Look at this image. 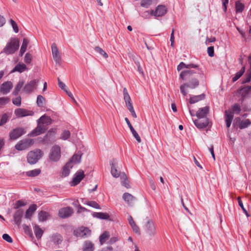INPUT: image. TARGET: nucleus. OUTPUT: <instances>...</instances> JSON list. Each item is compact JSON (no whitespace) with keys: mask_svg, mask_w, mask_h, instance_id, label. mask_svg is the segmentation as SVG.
<instances>
[{"mask_svg":"<svg viewBox=\"0 0 251 251\" xmlns=\"http://www.w3.org/2000/svg\"><path fill=\"white\" fill-rule=\"evenodd\" d=\"M84 204H87L91 207L95 208L96 209H100V205L95 201H89Z\"/></svg>","mask_w":251,"mask_h":251,"instance_id":"45","label":"nucleus"},{"mask_svg":"<svg viewBox=\"0 0 251 251\" xmlns=\"http://www.w3.org/2000/svg\"><path fill=\"white\" fill-rule=\"evenodd\" d=\"M82 155V153L81 151H78L73 155L68 163H71V165L73 167L74 165L80 162Z\"/></svg>","mask_w":251,"mask_h":251,"instance_id":"17","label":"nucleus"},{"mask_svg":"<svg viewBox=\"0 0 251 251\" xmlns=\"http://www.w3.org/2000/svg\"><path fill=\"white\" fill-rule=\"evenodd\" d=\"M26 131L21 127L16 128L9 132L10 139L12 140H16L25 134Z\"/></svg>","mask_w":251,"mask_h":251,"instance_id":"9","label":"nucleus"},{"mask_svg":"<svg viewBox=\"0 0 251 251\" xmlns=\"http://www.w3.org/2000/svg\"><path fill=\"white\" fill-rule=\"evenodd\" d=\"M50 217L49 213L41 211L38 213L39 220L41 222H44L47 220Z\"/></svg>","mask_w":251,"mask_h":251,"instance_id":"34","label":"nucleus"},{"mask_svg":"<svg viewBox=\"0 0 251 251\" xmlns=\"http://www.w3.org/2000/svg\"><path fill=\"white\" fill-rule=\"evenodd\" d=\"M10 22L15 32L18 33L19 31V28L16 23L12 19L10 20Z\"/></svg>","mask_w":251,"mask_h":251,"instance_id":"52","label":"nucleus"},{"mask_svg":"<svg viewBox=\"0 0 251 251\" xmlns=\"http://www.w3.org/2000/svg\"><path fill=\"white\" fill-rule=\"evenodd\" d=\"M250 122L249 120H246L240 122L239 127L240 129L246 128L249 125Z\"/></svg>","mask_w":251,"mask_h":251,"instance_id":"49","label":"nucleus"},{"mask_svg":"<svg viewBox=\"0 0 251 251\" xmlns=\"http://www.w3.org/2000/svg\"><path fill=\"white\" fill-rule=\"evenodd\" d=\"M19 48V40L17 38H11L7 43L2 52L6 54H12L18 50Z\"/></svg>","mask_w":251,"mask_h":251,"instance_id":"1","label":"nucleus"},{"mask_svg":"<svg viewBox=\"0 0 251 251\" xmlns=\"http://www.w3.org/2000/svg\"><path fill=\"white\" fill-rule=\"evenodd\" d=\"M41 173V170L39 169H35L29 171L26 173V174L28 176H36Z\"/></svg>","mask_w":251,"mask_h":251,"instance_id":"38","label":"nucleus"},{"mask_svg":"<svg viewBox=\"0 0 251 251\" xmlns=\"http://www.w3.org/2000/svg\"><path fill=\"white\" fill-rule=\"evenodd\" d=\"M226 122L227 127H229L233 118V113L231 111H226Z\"/></svg>","mask_w":251,"mask_h":251,"instance_id":"26","label":"nucleus"},{"mask_svg":"<svg viewBox=\"0 0 251 251\" xmlns=\"http://www.w3.org/2000/svg\"><path fill=\"white\" fill-rule=\"evenodd\" d=\"M145 233L150 237H153L156 234V229L154 222L151 219H147L144 226Z\"/></svg>","mask_w":251,"mask_h":251,"instance_id":"3","label":"nucleus"},{"mask_svg":"<svg viewBox=\"0 0 251 251\" xmlns=\"http://www.w3.org/2000/svg\"><path fill=\"white\" fill-rule=\"evenodd\" d=\"M45 99L41 95H38L37 98V104L39 107H42L45 102Z\"/></svg>","mask_w":251,"mask_h":251,"instance_id":"43","label":"nucleus"},{"mask_svg":"<svg viewBox=\"0 0 251 251\" xmlns=\"http://www.w3.org/2000/svg\"><path fill=\"white\" fill-rule=\"evenodd\" d=\"M47 129V127L44 126L40 123H37V126L28 135L31 137H35L44 133Z\"/></svg>","mask_w":251,"mask_h":251,"instance_id":"11","label":"nucleus"},{"mask_svg":"<svg viewBox=\"0 0 251 251\" xmlns=\"http://www.w3.org/2000/svg\"><path fill=\"white\" fill-rule=\"evenodd\" d=\"M110 234L108 232H105L101 234L100 237V242L101 245H102L109 237Z\"/></svg>","mask_w":251,"mask_h":251,"instance_id":"39","label":"nucleus"},{"mask_svg":"<svg viewBox=\"0 0 251 251\" xmlns=\"http://www.w3.org/2000/svg\"><path fill=\"white\" fill-rule=\"evenodd\" d=\"M13 103L14 105L20 106L21 104V98L18 97L13 100Z\"/></svg>","mask_w":251,"mask_h":251,"instance_id":"57","label":"nucleus"},{"mask_svg":"<svg viewBox=\"0 0 251 251\" xmlns=\"http://www.w3.org/2000/svg\"><path fill=\"white\" fill-rule=\"evenodd\" d=\"M82 251H94L95 250L94 244L91 241H85L82 248Z\"/></svg>","mask_w":251,"mask_h":251,"instance_id":"25","label":"nucleus"},{"mask_svg":"<svg viewBox=\"0 0 251 251\" xmlns=\"http://www.w3.org/2000/svg\"><path fill=\"white\" fill-rule=\"evenodd\" d=\"M25 205V203L24 201H18L15 204L14 208L16 209H18L20 207L24 206Z\"/></svg>","mask_w":251,"mask_h":251,"instance_id":"58","label":"nucleus"},{"mask_svg":"<svg viewBox=\"0 0 251 251\" xmlns=\"http://www.w3.org/2000/svg\"><path fill=\"white\" fill-rule=\"evenodd\" d=\"M2 238L8 243H12L13 240L11 237L7 234H3L2 235Z\"/></svg>","mask_w":251,"mask_h":251,"instance_id":"56","label":"nucleus"},{"mask_svg":"<svg viewBox=\"0 0 251 251\" xmlns=\"http://www.w3.org/2000/svg\"><path fill=\"white\" fill-rule=\"evenodd\" d=\"M36 208L37 206L36 204H32L29 206L27 210L33 213V212L36 210Z\"/></svg>","mask_w":251,"mask_h":251,"instance_id":"63","label":"nucleus"},{"mask_svg":"<svg viewBox=\"0 0 251 251\" xmlns=\"http://www.w3.org/2000/svg\"><path fill=\"white\" fill-rule=\"evenodd\" d=\"M24 84V82L23 80L20 81L15 87V88L13 92V94L15 96L17 95L21 89L23 88Z\"/></svg>","mask_w":251,"mask_h":251,"instance_id":"37","label":"nucleus"},{"mask_svg":"<svg viewBox=\"0 0 251 251\" xmlns=\"http://www.w3.org/2000/svg\"><path fill=\"white\" fill-rule=\"evenodd\" d=\"M123 93L124 95V100L126 103V105L130 103L131 102V99L129 95L128 94L126 88H124L123 90Z\"/></svg>","mask_w":251,"mask_h":251,"instance_id":"41","label":"nucleus"},{"mask_svg":"<svg viewBox=\"0 0 251 251\" xmlns=\"http://www.w3.org/2000/svg\"><path fill=\"white\" fill-rule=\"evenodd\" d=\"M23 229H24L25 232L26 234H28L29 235V236L31 237H33V234H32V231L30 229V228L29 227V226H27L25 224H24L23 225Z\"/></svg>","mask_w":251,"mask_h":251,"instance_id":"46","label":"nucleus"},{"mask_svg":"<svg viewBox=\"0 0 251 251\" xmlns=\"http://www.w3.org/2000/svg\"><path fill=\"white\" fill-rule=\"evenodd\" d=\"M131 227L132 228V230L136 233L139 234H140V229L138 226L136 225L135 223L130 225Z\"/></svg>","mask_w":251,"mask_h":251,"instance_id":"59","label":"nucleus"},{"mask_svg":"<svg viewBox=\"0 0 251 251\" xmlns=\"http://www.w3.org/2000/svg\"><path fill=\"white\" fill-rule=\"evenodd\" d=\"M184 68H186L188 69H191L192 68L197 69L199 70V66L197 65L190 63L188 64H186L184 62H181L179 63V64L177 67V70L178 71H180L182 69Z\"/></svg>","mask_w":251,"mask_h":251,"instance_id":"23","label":"nucleus"},{"mask_svg":"<svg viewBox=\"0 0 251 251\" xmlns=\"http://www.w3.org/2000/svg\"><path fill=\"white\" fill-rule=\"evenodd\" d=\"M194 123L197 128L203 129L208 125L209 119L208 118L198 119L194 121Z\"/></svg>","mask_w":251,"mask_h":251,"instance_id":"15","label":"nucleus"},{"mask_svg":"<svg viewBox=\"0 0 251 251\" xmlns=\"http://www.w3.org/2000/svg\"><path fill=\"white\" fill-rule=\"evenodd\" d=\"M61 156L60 147L57 145H54L50 149L49 153V159L53 162H57Z\"/></svg>","mask_w":251,"mask_h":251,"instance_id":"4","label":"nucleus"},{"mask_svg":"<svg viewBox=\"0 0 251 251\" xmlns=\"http://www.w3.org/2000/svg\"><path fill=\"white\" fill-rule=\"evenodd\" d=\"M51 52L54 60L56 63H59L61 61V57L58 49L55 43L51 45Z\"/></svg>","mask_w":251,"mask_h":251,"instance_id":"16","label":"nucleus"},{"mask_svg":"<svg viewBox=\"0 0 251 251\" xmlns=\"http://www.w3.org/2000/svg\"><path fill=\"white\" fill-rule=\"evenodd\" d=\"M73 210L71 207H63L59 210L58 216L61 218H66L72 215Z\"/></svg>","mask_w":251,"mask_h":251,"instance_id":"10","label":"nucleus"},{"mask_svg":"<svg viewBox=\"0 0 251 251\" xmlns=\"http://www.w3.org/2000/svg\"><path fill=\"white\" fill-rule=\"evenodd\" d=\"M8 116L6 114L2 115L0 121V126H2L5 124L8 120Z\"/></svg>","mask_w":251,"mask_h":251,"instance_id":"55","label":"nucleus"},{"mask_svg":"<svg viewBox=\"0 0 251 251\" xmlns=\"http://www.w3.org/2000/svg\"><path fill=\"white\" fill-rule=\"evenodd\" d=\"M75 234L77 237H87L90 235L91 231L87 227H80L75 231Z\"/></svg>","mask_w":251,"mask_h":251,"instance_id":"13","label":"nucleus"},{"mask_svg":"<svg viewBox=\"0 0 251 251\" xmlns=\"http://www.w3.org/2000/svg\"><path fill=\"white\" fill-rule=\"evenodd\" d=\"M207 53L209 56L213 57L214 55V47H209L207 48Z\"/></svg>","mask_w":251,"mask_h":251,"instance_id":"60","label":"nucleus"},{"mask_svg":"<svg viewBox=\"0 0 251 251\" xmlns=\"http://www.w3.org/2000/svg\"><path fill=\"white\" fill-rule=\"evenodd\" d=\"M63 240L62 237L58 234H55L51 237V241L54 244L58 245L60 244Z\"/></svg>","mask_w":251,"mask_h":251,"instance_id":"30","label":"nucleus"},{"mask_svg":"<svg viewBox=\"0 0 251 251\" xmlns=\"http://www.w3.org/2000/svg\"><path fill=\"white\" fill-rule=\"evenodd\" d=\"M95 50L97 52L102 55L105 58H107L108 57V54L100 48L99 47H96Z\"/></svg>","mask_w":251,"mask_h":251,"instance_id":"44","label":"nucleus"},{"mask_svg":"<svg viewBox=\"0 0 251 251\" xmlns=\"http://www.w3.org/2000/svg\"><path fill=\"white\" fill-rule=\"evenodd\" d=\"M209 107L208 106H205L200 108L196 113V116L198 117V119L207 118V115L209 112Z\"/></svg>","mask_w":251,"mask_h":251,"instance_id":"19","label":"nucleus"},{"mask_svg":"<svg viewBox=\"0 0 251 251\" xmlns=\"http://www.w3.org/2000/svg\"><path fill=\"white\" fill-rule=\"evenodd\" d=\"M131 132L133 136H134V137L136 140V141L138 143H140L141 142V139L140 137L139 136V134H138V133L136 131V130L135 129H134L133 130L131 131Z\"/></svg>","mask_w":251,"mask_h":251,"instance_id":"54","label":"nucleus"},{"mask_svg":"<svg viewBox=\"0 0 251 251\" xmlns=\"http://www.w3.org/2000/svg\"><path fill=\"white\" fill-rule=\"evenodd\" d=\"M196 73V72H195V71L190 69L183 71L181 72L180 74V78L184 80L186 77L190 76V75H192L193 74Z\"/></svg>","mask_w":251,"mask_h":251,"instance_id":"28","label":"nucleus"},{"mask_svg":"<svg viewBox=\"0 0 251 251\" xmlns=\"http://www.w3.org/2000/svg\"><path fill=\"white\" fill-rule=\"evenodd\" d=\"M117 161L115 159H113L110 162L111 165V174L112 176L115 177L117 178L120 176V172L117 171Z\"/></svg>","mask_w":251,"mask_h":251,"instance_id":"18","label":"nucleus"},{"mask_svg":"<svg viewBox=\"0 0 251 251\" xmlns=\"http://www.w3.org/2000/svg\"><path fill=\"white\" fill-rule=\"evenodd\" d=\"M44 155L43 152L37 149L29 151L27 155V161L30 164H36Z\"/></svg>","mask_w":251,"mask_h":251,"instance_id":"2","label":"nucleus"},{"mask_svg":"<svg viewBox=\"0 0 251 251\" xmlns=\"http://www.w3.org/2000/svg\"><path fill=\"white\" fill-rule=\"evenodd\" d=\"M37 123H39L43 125L44 126L47 127L48 126L52 123V120L50 117L44 115L37 120Z\"/></svg>","mask_w":251,"mask_h":251,"instance_id":"22","label":"nucleus"},{"mask_svg":"<svg viewBox=\"0 0 251 251\" xmlns=\"http://www.w3.org/2000/svg\"><path fill=\"white\" fill-rule=\"evenodd\" d=\"M170 41H171V46L172 47H173L174 46V42H175L174 30V29H173L172 31V33H171V37H170Z\"/></svg>","mask_w":251,"mask_h":251,"instance_id":"62","label":"nucleus"},{"mask_svg":"<svg viewBox=\"0 0 251 251\" xmlns=\"http://www.w3.org/2000/svg\"><path fill=\"white\" fill-rule=\"evenodd\" d=\"M125 121L126 122L127 125H128V126L130 128V131H131L133 130L134 129L133 127V126H132L131 124H130L128 118H125Z\"/></svg>","mask_w":251,"mask_h":251,"instance_id":"64","label":"nucleus"},{"mask_svg":"<svg viewBox=\"0 0 251 251\" xmlns=\"http://www.w3.org/2000/svg\"><path fill=\"white\" fill-rule=\"evenodd\" d=\"M33 228L36 237L40 239L43 235V230L37 225H35Z\"/></svg>","mask_w":251,"mask_h":251,"instance_id":"35","label":"nucleus"},{"mask_svg":"<svg viewBox=\"0 0 251 251\" xmlns=\"http://www.w3.org/2000/svg\"><path fill=\"white\" fill-rule=\"evenodd\" d=\"M84 171L82 170L78 171L75 175L73 180L71 182V186H76L77 185L84 177Z\"/></svg>","mask_w":251,"mask_h":251,"instance_id":"12","label":"nucleus"},{"mask_svg":"<svg viewBox=\"0 0 251 251\" xmlns=\"http://www.w3.org/2000/svg\"><path fill=\"white\" fill-rule=\"evenodd\" d=\"M230 111L233 113V114L234 113L239 114L241 111V108L240 105L238 104H235L233 106L232 109Z\"/></svg>","mask_w":251,"mask_h":251,"instance_id":"48","label":"nucleus"},{"mask_svg":"<svg viewBox=\"0 0 251 251\" xmlns=\"http://www.w3.org/2000/svg\"><path fill=\"white\" fill-rule=\"evenodd\" d=\"M204 98V94H201L198 96H194L191 97L190 98L189 100V102L191 104L195 103L196 102H197Z\"/></svg>","mask_w":251,"mask_h":251,"instance_id":"31","label":"nucleus"},{"mask_svg":"<svg viewBox=\"0 0 251 251\" xmlns=\"http://www.w3.org/2000/svg\"><path fill=\"white\" fill-rule=\"evenodd\" d=\"M199 81L196 79H192L190 83H185L180 85V90L184 96L188 93V88L194 89L199 85Z\"/></svg>","mask_w":251,"mask_h":251,"instance_id":"5","label":"nucleus"},{"mask_svg":"<svg viewBox=\"0 0 251 251\" xmlns=\"http://www.w3.org/2000/svg\"><path fill=\"white\" fill-rule=\"evenodd\" d=\"M71 163H67L65 166L63 167L62 175L64 176H68L70 173V169L73 168Z\"/></svg>","mask_w":251,"mask_h":251,"instance_id":"32","label":"nucleus"},{"mask_svg":"<svg viewBox=\"0 0 251 251\" xmlns=\"http://www.w3.org/2000/svg\"><path fill=\"white\" fill-rule=\"evenodd\" d=\"M70 132L69 130H65L61 134L60 139L63 140H66L70 137Z\"/></svg>","mask_w":251,"mask_h":251,"instance_id":"42","label":"nucleus"},{"mask_svg":"<svg viewBox=\"0 0 251 251\" xmlns=\"http://www.w3.org/2000/svg\"><path fill=\"white\" fill-rule=\"evenodd\" d=\"M39 80L33 79L26 83L23 88V91L26 93H30L37 88Z\"/></svg>","mask_w":251,"mask_h":251,"instance_id":"8","label":"nucleus"},{"mask_svg":"<svg viewBox=\"0 0 251 251\" xmlns=\"http://www.w3.org/2000/svg\"><path fill=\"white\" fill-rule=\"evenodd\" d=\"M32 58V56L31 54L29 53H27L25 54L24 58V61L27 63L29 64L31 62Z\"/></svg>","mask_w":251,"mask_h":251,"instance_id":"50","label":"nucleus"},{"mask_svg":"<svg viewBox=\"0 0 251 251\" xmlns=\"http://www.w3.org/2000/svg\"><path fill=\"white\" fill-rule=\"evenodd\" d=\"M245 70V67L244 66L242 69L237 72L235 76L232 78V81L235 82L237 80L244 74Z\"/></svg>","mask_w":251,"mask_h":251,"instance_id":"40","label":"nucleus"},{"mask_svg":"<svg viewBox=\"0 0 251 251\" xmlns=\"http://www.w3.org/2000/svg\"><path fill=\"white\" fill-rule=\"evenodd\" d=\"M12 87L13 84L11 81L5 82L1 85L0 92L3 94H6L10 92Z\"/></svg>","mask_w":251,"mask_h":251,"instance_id":"20","label":"nucleus"},{"mask_svg":"<svg viewBox=\"0 0 251 251\" xmlns=\"http://www.w3.org/2000/svg\"><path fill=\"white\" fill-rule=\"evenodd\" d=\"M15 114L17 117H24L27 116H32L34 112L23 108H18L15 110Z\"/></svg>","mask_w":251,"mask_h":251,"instance_id":"14","label":"nucleus"},{"mask_svg":"<svg viewBox=\"0 0 251 251\" xmlns=\"http://www.w3.org/2000/svg\"><path fill=\"white\" fill-rule=\"evenodd\" d=\"M166 12L167 9L166 7L164 5H160L156 7L155 11L151 10L150 11H146L145 13H150L155 17H161L164 15Z\"/></svg>","mask_w":251,"mask_h":251,"instance_id":"7","label":"nucleus"},{"mask_svg":"<svg viewBox=\"0 0 251 251\" xmlns=\"http://www.w3.org/2000/svg\"><path fill=\"white\" fill-rule=\"evenodd\" d=\"M120 178L122 185L126 188H129L130 187V185L129 182L127 179L126 175L124 173H122L120 176Z\"/></svg>","mask_w":251,"mask_h":251,"instance_id":"27","label":"nucleus"},{"mask_svg":"<svg viewBox=\"0 0 251 251\" xmlns=\"http://www.w3.org/2000/svg\"><path fill=\"white\" fill-rule=\"evenodd\" d=\"M27 70V68L25 64L20 63L15 66L13 69V72L17 71L20 73H22Z\"/></svg>","mask_w":251,"mask_h":251,"instance_id":"29","label":"nucleus"},{"mask_svg":"<svg viewBox=\"0 0 251 251\" xmlns=\"http://www.w3.org/2000/svg\"><path fill=\"white\" fill-rule=\"evenodd\" d=\"M93 216L100 219L106 220L109 218V215L106 213L103 212H94Z\"/></svg>","mask_w":251,"mask_h":251,"instance_id":"36","label":"nucleus"},{"mask_svg":"<svg viewBox=\"0 0 251 251\" xmlns=\"http://www.w3.org/2000/svg\"><path fill=\"white\" fill-rule=\"evenodd\" d=\"M10 100L8 98H0V104L3 105L7 103Z\"/></svg>","mask_w":251,"mask_h":251,"instance_id":"61","label":"nucleus"},{"mask_svg":"<svg viewBox=\"0 0 251 251\" xmlns=\"http://www.w3.org/2000/svg\"><path fill=\"white\" fill-rule=\"evenodd\" d=\"M23 215V210L19 209L17 210L14 214L13 218L16 225L19 226L22 222V218Z\"/></svg>","mask_w":251,"mask_h":251,"instance_id":"24","label":"nucleus"},{"mask_svg":"<svg viewBox=\"0 0 251 251\" xmlns=\"http://www.w3.org/2000/svg\"><path fill=\"white\" fill-rule=\"evenodd\" d=\"M123 199L129 206H132L136 201V198L128 193H125L123 195Z\"/></svg>","mask_w":251,"mask_h":251,"instance_id":"21","label":"nucleus"},{"mask_svg":"<svg viewBox=\"0 0 251 251\" xmlns=\"http://www.w3.org/2000/svg\"><path fill=\"white\" fill-rule=\"evenodd\" d=\"M235 8L236 12H241L244 9V5L243 3L238 1L236 2Z\"/></svg>","mask_w":251,"mask_h":251,"instance_id":"47","label":"nucleus"},{"mask_svg":"<svg viewBox=\"0 0 251 251\" xmlns=\"http://www.w3.org/2000/svg\"><path fill=\"white\" fill-rule=\"evenodd\" d=\"M238 203H239V206L241 207V208H242V209L243 210V211L245 212V213L246 214V216L247 217H249L250 216V215L249 214V213H248L247 211L246 210V209L244 208V205H243V204L242 203V201H241V199L240 197H238Z\"/></svg>","mask_w":251,"mask_h":251,"instance_id":"51","label":"nucleus"},{"mask_svg":"<svg viewBox=\"0 0 251 251\" xmlns=\"http://www.w3.org/2000/svg\"><path fill=\"white\" fill-rule=\"evenodd\" d=\"M34 141L31 139H25L19 141L16 145L15 149L18 151L27 149L33 144Z\"/></svg>","mask_w":251,"mask_h":251,"instance_id":"6","label":"nucleus"},{"mask_svg":"<svg viewBox=\"0 0 251 251\" xmlns=\"http://www.w3.org/2000/svg\"><path fill=\"white\" fill-rule=\"evenodd\" d=\"M28 43L29 42L26 38H24L23 39V43L20 51V55L21 56H22L25 52Z\"/></svg>","mask_w":251,"mask_h":251,"instance_id":"33","label":"nucleus"},{"mask_svg":"<svg viewBox=\"0 0 251 251\" xmlns=\"http://www.w3.org/2000/svg\"><path fill=\"white\" fill-rule=\"evenodd\" d=\"M58 84L59 87L62 89L64 91H66L67 90V87L65 83L61 81L60 79L58 78Z\"/></svg>","mask_w":251,"mask_h":251,"instance_id":"53","label":"nucleus"}]
</instances>
